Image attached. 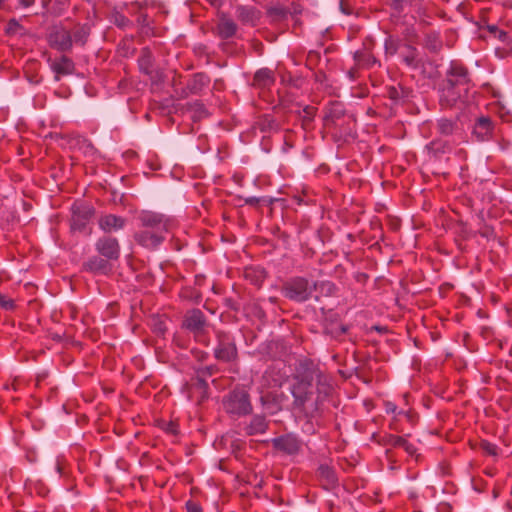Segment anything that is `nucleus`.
I'll return each instance as SVG.
<instances>
[{"label": "nucleus", "instance_id": "f257e3e1", "mask_svg": "<svg viewBox=\"0 0 512 512\" xmlns=\"http://www.w3.org/2000/svg\"><path fill=\"white\" fill-rule=\"evenodd\" d=\"M474 83L468 68L459 61H452L440 87V104L443 107L462 108L472 95Z\"/></svg>", "mask_w": 512, "mask_h": 512}, {"label": "nucleus", "instance_id": "f03ea898", "mask_svg": "<svg viewBox=\"0 0 512 512\" xmlns=\"http://www.w3.org/2000/svg\"><path fill=\"white\" fill-rule=\"evenodd\" d=\"M333 387L331 384L321 383V387L309 391L299 388L292 394L294 405L300 409L304 417L318 419L324 412V402L331 395Z\"/></svg>", "mask_w": 512, "mask_h": 512}, {"label": "nucleus", "instance_id": "7ed1b4c3", "mask_svg": "<svg viewBox=\"0 0 512 512\" xmlns=\"http://www.w3.org/2000/svg\"><path fill=\"white\" fill-rule=\"evenodd\" d=\"M295 383L291 388V393L294 394L297 389L309 391L314 389L313 383L316 382V388L321 387V383L331 384L328 375L320 370L317 364L310 359L301 360L296 368L294 375Z\"/></svg>", "mask_w": 512, "mask_h": 512}, {"label": "nucleus", "instance_id": "20e7f679", "mask_svg": "<svg viewBox=\"0 0 512 512\" xmlns=\"http://www.w3.org/2000/svg\"><path fill=\"white\" fill-rule=\"evenodd\" d=\"M281 292L285 298L293 302H306L313 295L312 281L301 276L289 278L283 283Z\"/></svg>", "mask_w": 512, "mask_h": 512}, {"label": "nucleus", "instance_id": "39448f33", "mask_svg": "<svg viewBox=\"0 0 512 512\" xmlns=\"http://www.w3.org/2000/svg\"><path fill=\"white\" fill-rule=\"evenodd\" d=\"M223 404L229 414L244 416L252 412L249 394L244 389H235L230 392Z\"/></svg>", "mask_w": 512, "mask_h": 512}, {"label": "nucleus", "instance_id": "423d86ee", "mask_svg": "<svg viewBox=\"0 0 512 512\" xmlns=\"http://www.w3.org/2000/svg\"><path fill=\"white\" fill-rule=\"evenodd\" d=\"M238 352L234 339L227 333L217 334V345L214 348V357L224 363H232L237 359Z\"/></svg>", "mask_w": 512, "mask_h": 512}, {"label": "nucleus", "instance_id": "0eeeda50", "mask_svg": "<svg viewBox=\"0 0 512 512\" xmlns=\"http://www.w3.org/2000/svg\"><path fill=\"white\" fill-rule=\"evenodd\" d=\"M209 83L210 78L205 73H195L187 82L186 87L181 89L175 88V92L179 98L185 99L189 95H200L205 87L209 85ZM173 86L176 87L175 80L173 81Z\"/></svg>", "mask_w": 512, "mask_h": 512}, {"label": "nucleus", "instance_id": "6e6552de", "mask_svg": "<svg viewBox=\"0 0 512 512\" xmlns=\"http://www.w3.org/2000/svg\"><path fill=\"white\" fill-rule=\"evenodd\" d=\"M139 220L145 230H152L166 234L170 231V221L160 213L142 211L139 215Z\"/></svg>", "mask_w": 512, "mask_h": 512}, {"label": "nucleus", "instance_id": "1a4fd4ad", "mask_svg": "<svg viewBox=\"0 0 512 512\" xmlns=\"http://www.w3.org/2000/svg\"><path fill=\"white\" fill-rule=\"evenodd\" d=\"M95 249L101 256L115 262L120 257V244L115 237L104 235L95 243Z\"/></svg>", "mask_w": 512, "mask_h": 512}, {"label": "nucleus", "instance_id": "9d476101", "mask_svg": "<svg viewBox=\"0 0 512 512\" xmlns=\"http://www.w3.org/2000/svg\"><path fill=\"white\" fill-rule=\"evenodd\" d=\"M238 25L230 17V15L223 11L217 12L216 34L223 40H228L237 36Z\"/></svg>", "mask_w": 512, "mask_h": 512}, {"label": "nucleus", "instance_id": "9b49d317", "mask_svg": "<svg viewBox=\"0 0 512 512\" xmlns=\"http://www.w3.org/2000/svg\"><path fill=\"white\" fill-rule=\"evenodd\" d=\"M85 271L93 274L107 275L113 270V262L100 254L89 257L83 262Z\"/></svg>", "mask_w": 512, "mask_h": 512}, {"label": "nucleus", "instance_id": "f8f14e48", "mask_svg": "<svg viewBox=\"0 0 512 512\" xmlns=\"http://www.w3.org/2000/svg\"><path fill=\"white\" fill-rule=\"evenodd\" d=\"M71 229L74 231H84L87 222L92 217L94 210L87 205H75L72 208Z\"/></svg>", "mask_w": 512, "mask_h": 512}, {"label": "nucleus", "instance_id": "ddd939ff", "mask_svg": "<svg viewBox=\"0 0 512 512\" xmlns=\"http://www.w3.org/2000/svg\"><path fill=\"white\" fill-rule=\"evenodd\" d=\"M273 447L285 454L294 455L301 449V441L292 434L282 435L272 440Z\"/></svg>", "mask_w": 512, "mask_h": 512}, {"label": "nucleus", "instance_id": "4468645a", "mask_svg": "<svg viewBox=\"0 0 512 512\" xmlns=\"http://www.w3.org/2000/svg\"><path fill=\"white\" fill-rule=\"evenodd\" d=\"M261 15V11L254 6L237 5L235 7V16L243 25L257 26Z\"/></svg>", "mask_w": 512, "mask_h": 512}, {"label": "nucleus", "instance_id": "2eb2a0df", "mask_svg": "<svg viewBox=\"0 0 512 512\" xmlns=\"http://www.w3.org/2000/svg\"><path fill=\"white\" fill-rule=\"evenodd\" d=\"M495 130V123L489 116H480L473 126V136L479 141H487L492 138Z\"/></svg>", "mask_w": 512, "mask_h": 512}, {"label": "nucleus", "instance_id": "dca6fc26", "mask_svg": "<svg viewBox=\"0 0 512 512\" xmlns=\"http://www.w3.org/2000/svg\"><path fill=\"white\" fill-rule=\"evenodd\" d=\"M48 41L52 48L61 52L69 51L73 43L71 34L65 29H56L50 32Z\"/></svg>", "mask_w": 512, "mask_h": 512}, {"label": "nucleus", "instance_id": "f3484780", "mask_svg": "<svg viewBox=\"0 0 512 512\" xmlns=\"http://www.w3.org/2000/svg\"><path fill=\"white\" fill-rule=\"evenodd\" d=\"M166 233H161L152 230H143L135 234V240L141 246L148 249L157 248L165 239Z\"/></svg>", "mask_w": 512, "mask_h": 512}, {"label": "nucleus", "instance_id": "a211bd4d", "mask_svg": "<svg viewBox=\"0 0 512 512\" xmlns=\"http://www.w3.org/2000/svg\"><path fill=\"white\" fill-rule=\"evenodd\" d=\"M186 387L189 390V397L196 396L198 404H201L208 398V383L205 378L196 376L190 384H186Z\"/></svg>", "mask_w": 512, "mask_h": 512}, {"label": "nucleus", "instance_id": "6ab92c4d", "mask_svg": "<svg viewBox=\"0 0 512 512\" xmlns=\"http://www.w3.org/2000/svg\"><path fill=\"white\" fill-rule=\"evenodd\" d=\"M98 224L105 233H111L123 229L126 219L114 214H104L100 216Z\"/></svg>", "mask_w": 512, "mask_h": 512}, {"label": "nucleus", "instance_id": "aec40b11", "mask_svg": "<svg viewBox=\"0 0 512 512\" xmlns=\"http://www.w3.org/2000/svg\"><path fill=\"white\" fill-rule=\"evenodd\" d=\"M349 326L342 324L336 318H326L324 323V334L336 341H342L343 336L348 332Z\"/></svg>", "mask_w": 512, "mask_h": 512}, {"label": "nucleus", "instance_id": "412c9836", "mask_svg": "<svg viewBox=\"0 0 512 512\" xmlns=\"http://www.w3.org/2000/svg\"><path fill=\"white\" fill-rule=\"evenodd\" d=\"M283 393L267 392L261 395L260 401L263 409L270 415H274L282 409Z\"/></svg>", "mask_w": 512, "mask_h": 512}, {"label": "nucleus", "instance_id": "4be33fe9", "mask_svg": "<svg viewBox=\"0 0 512 512\" xmlns=\"http://www.w3.org/2000/svg\"><path fill=\"white\" fill-rule=\"evenodd\" d=\"M274 83V72L269 68H261L254 74L252 85L258 89H267Z\"/></svg>", "mask_w": 512, "mask_h": 512}, {"label": "nucleus", "instance_id": "5701e85b", "mask_svg": "<svg viewBox=\"0 0 512 512\" xmlns=\"http://www.w3.org/2000/svg\"><path fill=\"white\" fill-rule=\"evenodd\" d=\"M184 324L187 329L200 332L206 325L204 314L199 309H193L186 314Z\"/></svg>", "mask_w": 512, "mask_h": 512}, {"label": "nucleus", "instance_id": "b1692460", "mask_svg": "<svg viewBox=\"0 0 512 512\" xmlns=\"http://www.w3.org/2000/svg\"><path fill=\"white\" fill-rule=\"evenodd\" d=\"M268 428V421L263 415H254L250 422L245 424L244 431L248 436L263 434Z\"/></svg>", "mask_w": 512, "mask_h": 512}, {"label": "nucleus", "instance_id": "393cba45", "mask_svg": "<svg viewBox=\"0 0 512 512\" xmlns=\"http://www.w3.org/2000/svg\"><path fill=\"white\" fill-rule=\"evenodd\" d=\"M255 125L262 133H271L280 130L279 122H277V120L271 114H264L259 116Z\"/></svg>", "mask_w": 512, "mask_h": 512}, {"label": "nucleus", "instance_id": "a878e982", "mask_svg": "<svg viewBox=\"0 0 512 512\" xmlns=\"http://www.w3.org/2000/svg\"><path fill=\"white\" fill-rule=\"evenodd\" d=\"M52 70L55 72L56 81L60 80L61 75H69L74 71V63L73 61L66 57L62 56L59 61H55L52 63Z\"/></svg>", "mask_w": 512, "mask_h": 512}, {"label": "nucleus", "instance_id": "bb28decb", "mask_svg": "<svg viewBox=\"0 0 512 512\" xmlns=\"http://www.w3.org/2000/svg\"><path fill=\"white\" fill-rule=\"evenodd\" d=\"M427 150L433 157L440 159L442 156L451 153L452 145L445 140H433L427 145Z\"/></svg>", "mask_w": 512, "mask_h": 512}, {"label": "nucleus", "instance_id": "cd10ccee", "mask_svg": "<svg viewBox=\"0 0 512 512\" xmlns=\"http://www.w3.org/2000/svg\"><path fill=\"white\" fill-rule=\"evenodd\" d=\"M344 115V107L340 102H331L324 117L325 125H334Z\"/></svg>", "mask_w": 512, "mask_h": 512}, {"label": "nucleus", "instance_id": "c85d7f7f", "mask_svg": "<svg viewBox=\"0 0 512 512\" xmlns=\"http://www.w3.org/2000/svg\"><path fill=\"white\" fill-rule=\"evenodd\" d=\"M290 13L291 11L282 5L269 6L266 11L271 22L275 24L285 21Z\"/></svg>", "mask_w": 512, "mask_h": 512}, {"label": "nucleus", "instance_id": "c756f323", "mask_svg": "<svg viewBox=\"0 0 512 512\" xmlns=\"http://www.w3.org/2000/svg\"><path fill=\"white\" fill-rule=\"evenodd\" d=\"M436 129L441 135L444 136L454 135L460 131L456 121L446 118H442L437 121Z\"/></svg>", "mask_w": 512, "mask_h": 512}, {"label": "nucleus", "instance_id": "7c9ffc66", "mask_svg": "<svg viewBox=\"0 0 512 512\" xmlns=\"http://www.w3.org/2000/svg\"><path fill=\"white\" fill-rule=\"evenodd\" d=\"M316 108L313 106H305L302 110L296 111L297 117L301 122L304 130H309L316 114Z\"/></svg>", "mask_w": 512, "mask_h": 512}, {"label": "nucleus", "instance_id": "2f4dec72", "mask_svg": "<svg viewBox=\"0 0 512 512\" xmlns=\"http://www.w3.org/2000/svg\"><path fill=\"white\" fill-rule=\"evenodd\" d=\"M317 475L324 487L332 486L337 482L334 470L328 465H320L317 470Z\"/></svg>", "mask_w": 512, "mask_h": 512}, {"label": "nucleus", "instance_id": "473e14b6", "mask_svg": "<svg viewBox=\"0 0 512 512\" xmlns=\"http://www.w3.org/2000/svg\"><path fill=\"white\" fill-rule=\"evenodd\" d=\"M386 443L392 447L403 448L409 455H413L416 452V448L401 436L389 435L386 438Z\"/></svg>", "mask_w": 512, "mask_h": 512}, {"label": "nucleus", "instance_id": "72a5a7b5", "mask_svg": "<svg viewBox=\"0 0 512 512\" xmlns=\"http://www.w3.org/2000/svg\"><path fill=\"white\" fill-rule=\"evenodd\" d=\"M153 56L149 48L145 47L141 50V55L138 60L140 70L147 75L152 73Z\"/></svg>", "mask_w": 512, "mask_h": 512}, {"label": "nucleus", "instance_id": "f704fd0d", "mask_svg": "<svg viewBox=\"0 0 512 512\" xmlns=\"http://www.w3.org/2000/svg\"><path fill=\"white\" fill-rule=\"evenodd\" d=\"M312 289L318 291L323 296H332L337 288L331 281H312Z\"/></svg>", "mask_w": 512, "mask_h": 512}, {"label": "nucleus", "instance_id": "c9c22d12", "mask_svg": "<svg viewBox=\"0 0 512 512\" xmlns=\"http://www.w3.org/2000/svg\"><path fill=\"white\" fill-rule=\"evenodd\" d=\"M90 34V27L87 24L77 25L73 31L72 40L76 43L84 45Z\"/></svg>", "mask_w": 512, "mask_h": 512}, {"label": "nucleus", "instance_id": "e433bc0d", "mask_svg": "<svg viewBox=\"0 0 512 512\" xmlns=\"http://www.w3.org/2000/svg\"><path fill=\"white\" fill-rule=\"evenodd\" d=\"M406 53L403 55V61L409 67L417 68L419 66L417 49L411 45H406Z\"/></svg>", "mask_w": 512, "mask_h": 512}, {"label": "nucleus", "instance_id": "4c0bfd02", "mask_svg": "<svg viewBox=\"0 0 512 512\" xmlns=\"http://www.w3.org/2000/svg\"><path fill=\"white\" fill-rule=\"evenodd\" d=\"M354 59L358 65L371 67L376 63V58L367 50L357 51L354 55Z\"/></svg>", "mask_w": 512, "mask_h": 512}, {"label": "nucleus", "instance_id": "58836bf2", "mask_svg": "<svg viewBox=\"0 0 512 512\" xmlns=\"http://www.w3.org/2000/svg\"><path fill=\"white\" fill-rule=\"evenodd\" d=\"M305 422L302 425V431L308 435H314L317 429L322 425V417L314 419L311 417H304Z\"/></svg>", "mask_w": 512, "mask_h": 512}, {"label": "nucleus", "instance_id": "ea45409f", "mask_svg": "<svg viewBox=\"0 0 512 512\" xmlns=\"http://www.w3.org/2000/svg\"><path fill=\"white\" fill-rule=\"evenodd\" d=\"M386 94L393 102H398L400 99L408 95V91L403 87L389 86L387 87Z\"/></svg>", "mask_w": 512, "mask_h": 512}, {"label": "nucleus", "instance_id": "a19ab883", "mask_svg": "<svg viewBox=\"0 0 512 512\" xmlns=\"http://www.w3.org/2000/svg\"><path fill=\"white\" fill-rule=\"evenodd\" d=\"M321 56L317 51H309L306 57V66L309 69H314L320 62Z\"/></svg>", "mask_w": 512, "mask_h": 512}, {"label": "nucleus", "instance_id": "79ce46f5", "mask_svg": "<svg viewBox=\"0 0 512 512\" xmlns=\"http://www.w3.org/2000/svg\"><path fill=\"white\" fill-rule=\"evenodd\" d=\"M113 23L121 29L129 27L132 23L131 21L123 14L116 13L113 17Z\"/></svg>", "mask_w": 512, "mask_h": 512}, {"label": "nucleus", "instance_id": "37998d69", "mask_svg": "<svg viewBox=\"0 0 512 512\" xmlns=\"http://www.w3.org/2000/svg\"><path fill=\"white\" fill-rule=\"evenodd\" d=\"M426 47L432 52H438L441 48V42L435 36H428Z\"/></svg>", "mask_w": 512, "mask_h": 512}, {"label": "nucleus", "instance_id": "c03bdc74", "mask_svg": "<svg viewBox=\"0 0 512 512\" xmlns=\"http://www.w3.org/2000/svg\"><path fill=\"white\" fill-rule=\"evenodd\" d=\"M218 372V367L216 365H209L204 368H201L197 372V376L205 377V376H212L215 373Z\"/></svg>", "mask_w": 512, "mask_h": 512}, {"label": "nucleus", "instance_id": "a18cd8bd", "mask_svg": "<svg viewBox=\"0 0 512 512\" xmlns=\"http://www.w3.org/2000/svg\"><path fill=\"white\" fill-rule=\"evenodd\" d=\"M398 50V45L395 40L388 38L385 41V51L387 54L394 55Z\"/></svg>", "mask_w": 512, "mask_h": 512}, {"label": "nucleus", "instance_id": "49530a36", "mask_svg": "<svg viewBox=\"0 0 512 512\" xmlns=\"http://www.w3.org/2000/svg\"><path fill=\"white\" fill-rule=\"evenodd\" d=\"M190 109L195 112V114L198 115V117H201L202 115L206 114L205 106L200 101H195L194 103L189 105Z\"/></svg>", "mask_w": 512, "mask_h": 512}, {"label": "nucleus", "instance_id": "de8ad7c7", "mask_svg": "<svg viewBox=\"0 0 512 512\" xmlns=\"http://www.w3.org/2000/svg\"><path fill=\"white\" fill-rule=\"evenodd\" d=\"M20 29H22V26L19 24V22L16 19H10L7 24L6 32L8 34H15Z\"/></svg>", "mask_w": 512, "mask_h": 512}, {"label": "nucleus", "instance_id": "09e8293b", "mask_svg": "<svg viewBox=\"0 0 512 512\" xmlns=\"http://www.w3.org/2000/svg\"><path fill=\"white\" fill-rule=\"evenodd\" d=\"M0 307L6 310H12L15 307L14 301L0 294Z\"/></svg>", "mask_w": 512, "mask_h": 512}, {"label": "nucleus", "instance_id": "8fccbe9b", "mask_svg": "<svg viewBox=\"0 0 512 512\" xmlns=\"http://www.w3.org/2000/svg\"><path fill=\"white\" fill-rule=\"evenodd\" d=\"M481 449L485 451L489 455H496V446L488 441H483L481 443Z\"/></svg>", "mask_w": 512, "mask_h": 512}, {"label": "nucleus", "instance_id": "3c124183", "mask_svg": "<svg viewBox=\"0 0 512 512\" xmlns=\"http://www.w3.org/2000/svg\"><path fill=\"white\" fill-rule=\"evenodd\" d=\"M406 0H389L390 7L397 13H401L404 9Z\"/></svg>", "mask_w": 512, "mask_h": 512}, {"label": "nucleus", "instance_id": "603ef678", "mask_svg": "<svg viewBox=\"0 0 512 512\" xmlns=\"http://www.w3.org/2000/svg\"><path fill=\"white\" fill-rule=\"evenodd\" d=\"M187 512H203L199 503L189 500L186 502Z\"/></svg>", "mask_w": 512, "mask_h": 512}, {"label": "nucleus", "instance_id": "864d4df0", "mask_svg": "<svg viewBox=\"0 0 512 512\" xmlns=\"http://www.w3.org/2000/svg\"><path fill=\"white\" fill-rule=\"evenodd\" d=\"M489 31L492 33L496 38L500 40H504L506 38V32L500 30L497 26H489Z\"/></svg>", "mask_w": 512, "mask_h": 512}, {"label": "nucleus", "instance_id": "5fc2aeb1", "mask_svg": "<svg viewBox=\"0 0 512 512\" xmlns=\"http://www.w3.org/2000/svg\"><path fill=\"white\" fill-rule=\"evenodd\" d=\"M268 201L265 198L258 197H248L245 198V203L250 206H258L260 203H267Z\"/></svg>", "mask_w": 512, "mask_h": 512}, {"label": "nucleus", "instance_id": "6e6d98bb", "mask_svg": "<svg viewBox=\"0 0 512 512\" xmlns=\"http://www.w3.org/2000/svg\"><path fill=\"white\" fill-rule=\"evenodd\" d=\"M137 23L142 27L146 28L149 26L148 15L145 13H140L137 18Z\"/></svg>", "mask_w": 512, "mask_h": 512}, {"label": "nucleus", "instance_id": "4d7b16f0", "mask_svg": "<svg viewBox=\"0 0 512 512\" xmlns=\"http://www.w3.org/2000/svg\"><path fill=\"white\" fill-rule=\"evenodd\" d=\"M340 9L346 15H351L353 13L351 6L344 0L340 2Z\"/></svg>", "mask_w": 512, "mask_h": 512}, {"label": "nucleus", "instance_id": "13d9d810", "mask_svg": "<svg viewBox=\"0 0 512 512\" xmlns=\"http://www.w3.org/2000/svg\"><path fill=\"white\" fill-rule=\"evenodd\" d=\"M439 510L441 512H450L451 511V506L449 504H447V503H442L439 506Z\"/></svg>", "mask_w": 512, "mask_h": 512}, {"label": "nucleus", "instance_id": "bf43d9fd", "mask_svg": "<svg viewBox=\"0 0 512 512\" xmlns=\"http://www.w3.org/2000/svg\"><path fill=\"white\" fill-rule=\"evenodd\" d=\"M19 3L23 6V7H30L32 6L34 3H35V0H19Z\"/></svg>", "mask_w": 512, "mask_h": 512}, {"label": "nucleus", "instance_id": "052dcab7", "mask_svg": "<svg viewBox=\"0 0 512 512\" xmlns=\"http://www.w3.org/2000/svg\"><path fill=\"white\" fill-rule=\"evenodd\" d=\"M56 471L62 475L64 472H63V466H62V463L60 461V459H57V463H56Z\"/></svg>", "mask_w": 512, "mask_h": 512}, {"label": "nucleus", "instance_id": "680f3d73", "mask_svg": "<svg viewBox=\"0 0 512 512\" xmlns=\"http://www.w3.org/2000/svg\"><path fill=\"white\" fill-rule=\"evenodd\" d=\"M213 7L219 8L221 6V0H207Z\"/></svg>", "mask_w": 512, "mask_h": 512}, {"label": "nucleus", "instance_id": "e2e57ef3", "mask_svg": "<svg viewBox=\"0 0 512 512\" xmlns=\"http://www.w3.org/2000/svg\"><path fill=\"white\" fill-rule=\"evenodd\" d=\"M386 410H387V412H393L394 413L396 411V406L394 404H392V403H388Z\"/></svg>", "mask_w": 512, "mask_h": 512}, {"label": "nucleus", "instance_id": "0e129e2a", "mask_svg": "<svg viewBox=\"0 0 512 512\" xmlns=\"http://www.w3.org/2000/svg\"><path fill=\"white\" fill-rule=\"evenodd\" d=\"M284 143H285V145H286L287 147H289V148H291V147H292V144H290L289 139H288V137H287V136L285 137V141H284Z\"/></svg>", "mask_w": 512, "mask_h": 512}, {"label": "nucleus", "instance_id": "69168bd1", "mask_svg": "<svg viewBox=\"0 0 512 512\" xmlns=\"http://www.w3.org/2000/svg\"><path fill=\"white\" fill-rule=\"evenodd\" d=\"M299 12H300V11H299L298 9H296V8H295V9H294V11H293V12H291L290 14L294 15V14H298Z\"/></svg>", "mask_w": 512, "mask_h": 512}, {"label": "nucleus", "instance_id": "338daca9", "mask_svg": "<svg viewBox=\"0 0 512 512\" xmlns=\"http://www.w3.org/2000/svg\"><path fill=\"white\" fill-rule=\"evenodd\" d=\"M12 387H13V389H14L15 391L17 390V386H16V383H15V382L12 384Z\"/></svg>", "mask_w": 512, "mask_h": 512}, {"label": "nucleus", "instance_id": "774afa93", "mask_svg": "<svg viewBox=\"0 0 512 512\" xmlns=\"http://www.w3.org/2000/svg\"><path fill=\"white\" fill-rule=\"evenodd\" d=\"M205 357H206V354H202V355H201V357H200V359L202 360V359H204Z\"/></svg>", "mask_w": 512, "mask_h": 512}]
</instances>
